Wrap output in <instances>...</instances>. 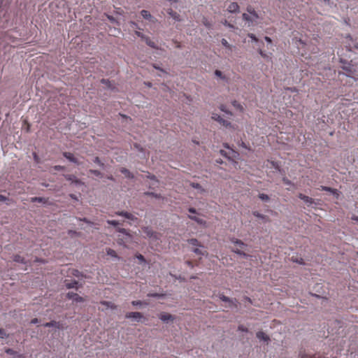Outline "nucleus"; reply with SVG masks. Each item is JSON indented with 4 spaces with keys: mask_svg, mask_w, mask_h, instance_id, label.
Listing matches in <instances>:
<instances>
[{
    "mask_svg": "<svg viewBox=\"0 0 358 358\" xmlns=\"http://www.w3.org/2000/svg\"><path fill=\"white\" fill-rule=\"evenodd\" d=\"M117 231L120 233L117 238L119 245L126 246L132 241V236L125 229L119 228Z\"/></svg>",
    "mask_w": 358,
    "mask_h": 358,
    "instance_id": "obj_1",
    "label": "nucleus"
},
{
    "mask_svg": "<svg viewBox=\"0 0 358 358\" xmlns=\"http://www.w3.org/2000/svg\"><path fill=\"white\" fill-rule=\"evenodd\" d=\"M225 148L228 149V151H225L223 150H220V154L227 158L229 160H231L233 162L236 163L235 160L238 158L239 154L238 152L235 151L233 149L229 148V147L227 145H224Z\"/></svg>",
    "mask_w": 358,
    "mask_h": 358,
    "instance_id": "obj_2",
    "label": "nucleus"
},
{
    "mask_svg": "<svg viewBox=\"0 0 358 358\" xmlns=\"http://www.w3.org/2000/svg\"><path fill=\"white\" fill-rule=\"evenodd\" d=\"M212 118L217 122H220V124H222L224 127H233L234 129L235 128L231 125L230 122H229L227 120H224L222 117H221L219 115L216 113H213L212 115Z\"/></svg>",
    "mask_w": 358,
    "mask_h": 358,
    "instance_id": "obj_3",
    "label": "nucleus"
},
{
    "mask_svg": "<svg viewBox=\"0 0 358 358\" xmlns=\"http://www.w3.org/2000/svg\"><path fill=\"white\" fill-rule=\"evenodd\" d=\"M243 18L244 20L253 22H256V20L259 18V16L257 13V12L255 10H252V13L250 15L243 13Z\"/></svg>",
    "mask_w": 358,
    "mask_h": 358,
    "instance_id": "obj_4",
    "label": "nucleus"
},
{
    "mask_svg": "<svg viewBox=\"0 0 358 358\" xmlns=\"http://www.w3.org/2000/svg\"><path fill=\"white\" fill-rule=\"evenodd\" d=\"M141 15H142V17L145 19V20H148L149 22H152V23H155L157 22V19L153 17L149 11L146 10H142L141 11Z\"/></svg>",
    "mask_w": 358,
    "mask_h": 358,
    "instance_id": "obj_5",
    "label": "nucleus"
},
{
    "mask_svg": "<svg viewBox=\"0 0 358 358\" xmlns=\"http://www.w3.org/2000/svg\"><path fill=\"white\" fill-rule=\"evenodd\" d=\"M67 297L76 302H83L85 301L84 298L80 296L78 294L71 292L67 294Z\"/></svg>",
    "mask_w": 358,
    "mask_h": 358,
    "instance_id": "obj_6",
    "label": "nucleus"
},
{
    "mask_svg": "<svg viewBox=\"0 0 358 358\" xmlns=\"http://www.w3.org/2000/svg\"><path fill=\"white\" fill-rule=\"evenodd\" d=\"M143 232L150 238L154 237L156 238L157 234L152 231V229L149 227H144L142 228Z\"/></svg>",
    "mask_w": 358,
    "mask_h": 358,
    "instance_id": "obj_7",
    "label": "nucleus"
},
{
    "mask_svg": "<svg viewBox=\"0 0 358 358\" xmlns=\"http://www.w3.org/2000/svg\"><path fill=\"white\" fill-rule=\"evenodd\" d=\"M116 215L123 216L125 218L131 220H137V218L134 215H133L131 213L125 212V211H118L116 213Z\"/></svg>",
    "mask_w": 358,
    "mask_h": 358,
    "instance_id": "obj_8",
    "label": "nucleus"
},
{
    "mask_svg": "<svg viewBox=\"0 0 358 358\" xmlns=\"http://www.w3.org/2000/svg\"><path fill=\"white\" fill-rule=\"evenodd\" d=\"M227 11L229 13H238L239 11V6L237 3H231L227 7Z\"/></svg>",
    "mask_w": 358,
    "mask_h": 358,
    "instance_id": "obj_9",
    "label": "nucleus"
},
{
    "mask_svg": "<svg viewBox=\"0 0 358 358\" xmlns=\"http://www.w3.org/2000/svg\"><path fill=\"white\" fill-rule=\"evenodd\" d=\"M63 155L65 158H66L70 162L79 164L78 160L73 156V155L69 152H64Z\"/></svg>",
    "mask_w": 358,
    "mask_h": 358,
    "instance_id": "obj_10",
    "label": "nucleus"
},
{
    "mask_svg": "<svg viewBox=\"0 0 358 358\" xmlns=\"http://www.w3.org/2000/svg\"><path fill=\"white\" fill-rule=\"evenodd\" d=\"M256 336L259 340H263L266 342L270 341L269 336H267L264 332H263L262 331L257 332Z\"/></svg>",
    "mask_w": 358,
    "mask_h": 358,
    "instance_id": "obj_11",
    "label": "nucleus"
},
{
    "mask_svg": "<svg viewBox=\"0 0 358 358\" xmlns=\"http://www.w3.org/2000/svg\"><path fill=\"white\" fill-rule=\"evenodd\" d=\"M168 14L176 21H180V15L177 13L173 11L172 9H169L167 11Z\"/></svg>",
    "mask_w": 358,
    "mask_h": 358,
    "instance_id": "obj_12",
    "label": "nucleus"
},
{
    "mask_svg": "<svg viewBox=\"0 0 358 358\" xmlns=\"http://www.w3.org/2000/svg\"><path fill=\"white\" fill-rule=\"evenodd\" d=\"M159 318H160V320H162L164 322H166L168 320H174V317H173V315H171L169 313H161L160 315H159Z\"/></svg>",
    "mask_w": 358,
    "mask_h": 358,
    "instance_id": "obj_13",
    "label": "nucleus"
},
{
    "mask_svg": "<svg viewBox=\"0 0 358 358\" xmlns=\"http://www.w3.org/2000/svg\"><path fill=\"white\" fill-rule=\"evenodd\" d=\"M127 318H134V319H140L143 317V315L139 312H130L127 313L126 315Z\"/></svg>",
    "mask_w": 358,
    "mask_h": 358,
    "instance_id": "obj_14",
    "label": "nucleus"
},
{
    "mask_svg": "<svg viewBox=\"0 0 358 358\" xmlns=\"http://www.w3.org/2000/svg\"><path fill=\"white\" fill-rule=\"evenodd\" d=\"M300 357H301V358H326L324 357H322L320 355H317V354L309 355V354H307L306 352H301L300 353Z\"/></svg>",
    "mask_w": 358,
    "mask_h": 358,
    "instance_id": "obj_15",
    "label": "nucleus"
},
{
    "mask_svg": "<svg viewBox=\"0 0 358 358\" xmlns=\"http://www.w3.org/2000/svg\"><path fill=\"white\" fill-rule=\"evenodd\" d=\"M299 198L303 200L306 203L312 204L313 203V199L308 196H306L301 193L299 194Z\"/></svg>",
    "mask_w": 358,
    "mask_h": 358,
    "instance_id": "obj_16",
    "label": "nucleus"
},
{
    "mask_svg": "<svg viewBox=\"0 0 358 358\" xmlns=\"http://www.w3.org/2000/svg\"><path fill=\"white\" fill-rule=\"evenodd\" d=\"M45 327H56L57 329H62V326L59 322H57L56 321H51L49 322H46L43 324Z\"/></svg>",
    "mask_w": 358,
    "mask_h": 358,
    "instance_id": "obj_17",
    "label": "nucleus"
},
{
    "mask_svg": "<svg viewBox=\"0 0 358 358\" xmlns=\"http://www.w3.org/2000/svg\"><path fill=\"white\" fill-rule=\"evenodd\" d=\"M188 217L194 221H195L196 222H197L199 224H201V225H203V226H206V221H205L203 219H201L198 217H196V216H193V215H189Z\"/></svg>",
    "mask_w": 358,
    "mask_h": 358,
    "instance_id": "obj_18",
    "label": "nucleus"
},
{
    "mask_svg": "<svg viewBox=\"0 0 358 358\" xmlns=\"http://www.w3.org/2000/svg\"><path fill=\"white\" fill-rule=\"evenodd\" d=\"M120 171L122 174H124L126 178H134V175L126 168L122 167L120 169Z\"/></svg>",
    "mask_w": 358,
    "mask_h": 358,
    "instance_id": "obj_19",
    "label": "nucleus"
},
{
    "mask_svg": "<svg viewBox=\"0 0 358 358\" xmlns=\"http://www.w3.org/2000/svg\"><path fill=\"white\" fill-rule=\"evenodd\" d=\"M187 242L190 245H194V246H196V247H199V248H202L203 247L201 243L197 239H196V238L188 239Z\"/></svg>",
    "mask_w": 358,
    "mask_h": 358,
    "instance_id": "obj_20",
    "label": "nucleus"
},
{
    "mask_svg": "<svg viewBox=\"0 0 358 358\" xmlns=\"http://www.w3.org/2000/svg\"><path fill=\"white\" fill-rule=\"evenodd\" d=\"M231 242L234 243V244L238 245L241 248H243L244 247L246 246V245L242 241L238 240V239L235 238H231Z\"/></svg>",
    "mask_w": 358,
    "mask_h": 358,
    "instance_id": "obj_21",
    "label": "nucleus"
},
{
    "mask_svg": "<svg viewBox=\"0 0 358 358\" xmlns=\"http://www.w3.org/2000/svg\"><path fill=\"white\" fill-rule=\"evenodd\" d=\"M259 55L264 58L265 59L266 61L268 62H271V54H270V55L266 54L262 49H259L258 50Z\"/></svg>",
    "mask_w": 358,
    "mask_h": 358,
    "instance_id": "obj_22",
    "label": "nucleus"
},
{
    "mask_svg": "<svg viewBox=\"0 0 358 358\" xmlns=\"http://www.w3.org/2000/svg\"><path fill=\"white\" fill-rule=\"evenodd\" d=\"M48 199L43 197H32L31 199V202H38V203H47Z\"/></svg>",
    "mask_w": 358,
    "mask_h": 358,
    "instance_id": "obj_23",
    "label": "nucleus"
},
{
    "mask_svg": "<svg viewBox=\"0 0 358 358\" xmlns=\"http://www.w3.org/2000/svg\"><path fill=\"white\" fill-rule=\"evenodd\" d=\"M101 303L102 305L106 306L107 308H110L111 309H115L117 308V306L112 302L103 301H101Z\"/></svg>",
    "mask_w": 358,
    "mask_h": 358,
    "instance_id": "obj_24",
    "label": "nucleus"
},
{
    "mask_svg": "<svg viewBox=\"0 0 358 358\" xmlns=\"http://www.w3.org/2000/svg\"><path fill=\"white\" fill-rule=\"evenodd\" d=\"M192 251L196 253V255H207L208 253L206 250L203 251L202 250L199 249V248H196L192 250Z\"/></svg>",
    "mask_w": 358,
    "mask_h": 358,
    "instance_id": "obj_25",
    "label": "nucleus"
},
{
    "mask_svg": "<svg viewBox=\"0 0 358 358\" xmlns=\"http://www.w3.org/2000/svg\"><path fill=\"white\" fill-rule=\"evenodd\" d=\"M220 299L222 301H224V302H228V303H232L234 304V301L232 299H231L230 298L224 296V294H220Z\"/></svg>",
    "mask_w": 358,
    "mask_h": 358,
    "instance_id": "obj_26",
    "label": "nucleus"
},
{
    "mask_svg": "<svg viewBox=\"0 0 358 358\" xmlns=\"http://www.w3.org/2000/svg\"><path fill=\"white\" fill-rule=\"evenodd\" d=\"M232 105L236 109L238 110L239 111L242 112L243 110V106L238 101H234L232 102Z\"/></svg>",
    "mask_w": 358,
    "mask_h": 358,
    "instance_id": "obj_27",
    "label": "nucleus"
},
{
    "mask_svg": "<svg viewBox=\"0 0 358 358\" xmlns=\"http://www.w3.org/2000/svg\"><path fill=\"white\" fill-rule=\"evenodd\" d=\"M106 252H107V255L109 256H111V257H115V258H118L116 252L113 249L107 248Z\"/></svg>",
    "mask_w": 358,
    "mask_h": 358,
    "instance_id": "obj_28",
    "label": "nucleus"
},
{
    "mask_svg": "<svg viewBox=\"0 0 358 358\" xmlns=\"http://www.w3.org/2000/svg\"><path fill=\"white\" fill-rule=\"evenodd\" d=\"M13 261L15 262L25 263L24 258L19 255H15L14 256Z\"/></svg>",
    "mask_w": 358,
    "mask_h": 358,
    "instance_id": "obj_29",
    "label": "nucleus"
},
{
    "mask_svg": "<svg viewBox=\"0 0 358 358\" xmlns=\"http://www.w3.org/2000/svg\"><path fill=\"white\" fill-rule=\"evenodd\" d=\"M221 43L225 48L229 49L230 50H232L233 46L231 45L226 39L222 38Z\"/></svg>",
    "mask_w": 358,
    "mask_h": 358,
    "instance_id": "obj_30",
    "label": "nucleus"
},
{
    "mask_svg": "<svg viewBox=\"0 0 358 358\" xmlns=\"http://www.w3.org/2000/svg\"><path fill=\"white\" fill-rule=\"evenodd\" d=\"M144 40L148 45H149L151 48H155V42L152 41L149 37L145 36Z\"/></svg>",
    "mask_w": 358,
    "mask_h": 358,
    "instance_id": "obj_31",
    "label": "nucleus"
},
{
    "mask_svg": "<svg viewBox=\"0 0 358 358\" xmlns=\"http://www.w3.org/2000/svg\"><path fill=\"white\" fill-rule=\"evenodd\" d=\"M77 285H78V282L76 280L70 282H66V286L69 289L76 287Z\"/></svg>",
    "mask_w": 358,
    "mask_h": 358,
    "instance_id": "obj_32",
    "label": "nucleus"
},
{
    "mask_svg": "<svg viewBox=\"0 0 358 358\" xmlns=\"http://www.w3.org/2000/svg\"><path fill=\"white\" fill-rule=\"evenodd\" d=\"M268 163L271 164V166L275 168L276 170L280 171V166L278 162L268 160Z\"/></svg>",
    "mask_w": 358,
    "mask_h": 358,
    "instance_id": "obj_33",
    "label": "nucleus"
},
{
    "mask_svg": "<svg viewBox=\"0 0 358 358\" xmlns=\"http://www.w3.org/2000/svg\"><path fill=\"white\" fill-rule=\"evenodd\" d=\"M232 251L238 255H242L243 257H248V255L245 253L244 252L241 251V250L239 249H233Z\"/></svg>",
    "mask_w": 358,
    "mask_h": 358,
    "instance_id": "obj_34",
    "label": "nucleus"
},
{
    "mask_svg": "<svg viewBox=\"0 0 358 358\" xmlns=\"http://www.w3.org/2000/svg\"><path fill=\"white\" fill-rule=\"evenodd\" d=\"M259 198L262 201H267L269 200V196L266 194H259Z\"/></svg>",
    "mask_w": 358,
    "mask_h": 358,
    "instance_id": "obj_35",
    "label": "nucleus"
},
{
    "mask_svg": "<svg viewBox=\"0 0 358 358\" xmlns=\"http://www.w3.org/2000/svg\"><path fill=\"white\" fill-rule=\"evenodd\" d=\"M90 172L97 177H102V173L97 170H90Z\"/></svg>",
    "mask_w": 358,
    "mask_h": 358,
    "instance_id": "obj_36",
    "label": "nucleus"
},
{
    "mask_svg": "<svg viewBox=\"0 0 358 358\" xmlns=\"http://www.w3.org/2000/svg\"><path fill=\"white\" fill-rule=\"evenodd\" d=\"M202 22H203V25H205L206 27L210 28L211 24L206 18L204 17L203 19Z\"/></svg>",
    "mask_w": 358,
    "mask_h": 358,
    "instance_id": "obj_37",
    "label": "nucleus"
},
{
    "mask_svg": "<svg viewBox=\"0 0 358 358\" xmlns=\"http://www.w3.org/2000/svg\"><path fill=\"white\" fill-rule=\"evenodd\" d=\"M131 304L133 306H139L143 304V302L141 301H131ZM144 304L148 305V303L145 302Z\"/></svg>",
    "mask_w": 358,
    "mask_h": 358,
    "instance_id": "obj_38",
    "label": "nucleus"
},
{
    "mask_svg": "<svg viewBox=\"0 0 358 358\" xmlns=\"http://www.w3.org/2000/svg\"><path fill=\"white\" fill-rule=\"evenodd\" d=\"M191 186L192 187H194V188H196V189H201L202 191H203V189H202L201 186L199 183L192 182L191 183Z\"/></svg>",
    "mask_w": 358,
    "mask_h": 358,
    "instance_id": "obj_39",
    "label": "nucleus"
},
{
    "mask_svg": "<svg viewBox=\"0 0 358 358\" xmlns=\"http://www.w3.org/2000/svg\"><path fill=\"white\" fill-rule=\"evenodd\" d=\"M253 215L257 217H259V218H261V219H264L265 218V216L261 213H259V212L257 211H255L253 212Z\"/></svg>",
    "mask_w": 358,
    "mask_h": 358,
    "instance_id": "obj_40",
    "label": "nucleus"
},
{
    "mask_svg": "<svg viewBox=\"0 0 358 358\" xmlns=\"http://www.w3.org/2000/svg\"><path fill=\"white\" fill-rule=\"evenodd\" d=\"M5 352L7 354L10 355H15L16 353V352L15 350H13V349H10V348L6 349Z\"/></svg>",
    "mask_w": 358,
    "mask_h": 358,
    "instance_id": "obj_41",
    "label": "nucleus"
},
{
    "mask_svg": "<svg viewBox=\"0 0 358 358\" xmlns=\"http://www.w3.org/2000/svg\"><path fill=\"white\" fill-rule=\"evenodd\" d=\"M107 222L113 226H117L120 224V222L116 220H108Z\"/></svg>",
    "mask_w": 358,
    "mask_h": 358,
    "instance_id": "obj_42",
    "label": "nucleus"
},
{
    "mask_svg": "<svg viewBox=\"0 0 358 358\" xmlns=\"http://www.w3.org/2000/svg\"><path fill=\"white\" fill-rule=\"evenodd\" d=\"M136 257L138 259H139L141 262H145V257H144L142 255H141V254H138V255H136Z\"/></svg>",
    "mask_w": 358,
    "mask_h": 358,
    "instance_id": "obj_43",
    "label": "nucleus"
},
{
    "mask_svg": "<svg viewBox=\"0 0 358 358\" xmlns=\"http://www.w3.org/2000/svg\"><path fill=\"white\" fill-rule=\"evenodd\" d=\"M94 163L99 164V166H103V164L101 162L100 159L98 157H96L94 159Z\"/></svg>",
    "mask_w": 358,
    "mask_h": 358,
    "instance_id": "obj_44",
    "label": "nucleus"
},
{
    "mask_svg": "<svg viewBox=\"0 0 358 358\" xmlns=\"http://www.w3.org/2000/svg\"><path fill=\"white\" fill-rule=\"evenodd\" d=\"M252 41L257 42L258 38L256 37V36L254 34H248V35Z\"/></svg>",
    "mask_w": 358,
    "mask_h": 358,
    "instance_id": "obj_45",
    "label": "nucleus"
},
{
    "mask_svg": "<svg viewBox=\"0 0 358 358\" xmlns=\"http://www.w3.org/2000/svg\"><path fill=\"white\" fill-rule=\"evenodd\" d=\"M282 181H283L284 184H285L287 185H292V182L289 179H287V178H282Z\"/></svg>",
    "mask_w": 358,
    "mask_h": 358,
    "instance_id": "obj_46",
    "label": "nucleus"
},
{
    "mask_svg": "<svg viewBox=\"0 0 358 358\" xmlns=\"http://www.w3.org/2000/svg\"><path fill=\"white\" fill-rule=\"evenodd\" d=\"M6 336V333L3 329H0V338H3Z\"/></svg>",
    "mask_w": 358,
    "mask_h": 358,
    "instance_id": "obj_47",
    "label": "nucleus"
},
{
    "mask_svg": "<svg viewBox=\"0 0 358 358\" xmlns=\"http://www.w3.org/2000/svg\"><path fill=\"white\" fill-rule=\"evenodd\" d=\"M135 34L136 36H138V37L142 38L143 39H144L145 38V36L143 34H142L141 32L138 31H135Z\"/></svg>",
    "mask_w": 358,
    "mask_h": 358,
    "instance_id": "obj_48",
    "label": "nucleus"
},
{
    "mask_svg": "<svg viewBox=\"0 0 358 358\" xmlns=\"http://www.w3.org/2000/svg\"><path fill=\"white\" fill-rule=\"evenodd\" d=\"M215 76H217V77H220L221 78H224V77L222 76V71H220V70H216L215 71Z\"/></svg>",
    "mask_w": 358,
    "mask_h": 358,
    "instance_id": "obj_49",
    "label": "nucleus"
},
{
    "mask_svg": "<svg viewBox=\"0 0 358 358\" xmlns=\"http://www.w3.org/2000/svg\"><path fill=\"white\" fill-rule=\"evenodd\" d=\"M324 191L330 192L334 194L336 192L337 190L335 189H333L331 187H327Z\"/></svg>",
    "mask_w": 358,
    "mask_h": 358,
    "instance_id": "obj_50",
    "label": "nucleus"
},
{
    "mask_svg": "<svg viewBox=\"0 0 358 358\" xmlns=\"http://www.w3.org/2000/svg\"><path fill=\"white\" fill-rule=\"evenodd\" d=\"M54 169H55V170H57V171H62V170L64 169V167L62 166L57 165V166H55Z\"/></svg>",
    "mask_w": 358,
    "mask_h": 358,
    "instance_id": "obj_51",
    "label": "nucleus"
},
{
    "mask_svg": "<svg viewBox=\"0 0 358 358\" xmlns=\"http://www.w3.org/2000/svg\"><path fill=\"white\" fill-rule=\"evenodd\" d=\"M238 330H240L241 331H245V332L248 331V329L246 327H245L244 326H243V325H240L238 327Z\"/></svg>",
    "mask_w": 358,
    "mask_h": 358,
    "instance_id": "obj_52",
    "label": "nucleus"
},
{
    "mask_svg": "<svg viewBox=\"0 0 358 358\" xmlns=\"http://www.w3.org/2000/svg\"><path fill=\"white\" fill-rule=\"evenodd\" d=\"M220 110H221L222 111H223V112H225V113H227V114H230V115H231V113H229V112L227 111V110H226V107H225L224 106H223V105H222V106H220Z\"/></svg>",
    "mask_w": 358,
    "mask_h": 358,
    "instance_id": "obj_53",
    "label": "nucleus"
},
{
    "mask_svg": "<svg viewBox=\"0 0 358 358\" xmlns=\"http://www.w3.org/2000/svg\"><path fill=\"white\" fill-rule=\"evenodd\" d=\"M101 83H103V84L107 85L109 87H110V83L108 80H107L102 79L101 80Z\"/></svg>",
    "mask_w": 358,
    "mask_h": 358,
    "instance_id": "obj_54",
    "label": "nucleus"
},
{
    "mask_svg": "<svg viewBox=\"0 0 358 358\" xmlns=\"http://www.w3.org/2000/svg\"><path fill=\"white\" fill-rule=\"evenodd\" d=\"M148 296L150 297H159L160 295L159 294L155 293V294H148Z\"/></svg>",
    "mask_w": 358,
    "mask_h": 358,
    "instance_id": "obj_55",
    "label": "nucleus"
},
{
    "mask_svg": "<svg viewBox=\"0 0 358 358\" xmlns=\"http://www.w3.org/2000/svg\"><path fill=\"white\" fill-rule=\"evenodd\" d=\"M145 194H148V195H150V196H155L156 198L159 197V196H158L157 194H155L153 192H147Z\"/></svg>",
    "mask_w": 358,
    "mask_h": 358,
    "instance_id": "obj_56",
    "label": "nucleus"
},
{
    "mask_svg": "<svg viewBox=\"0 0 358 358\" xmlns=\"http://www.w3.org/2000/svg\"><path fill=\"white\" fill-rule=\"evenodd\" d=\"M72 274L76 275V276H77V277H78L79 274H80V272L78 270H73Z\"/></svg>",
    "mask_w": 358,
    "mask_h": 358,
    "instance_id": "obj_57",
    "label": "nucleus"
},
{
    "mask_svg": "<svg viewBox=\"0 0 358 358\" xmlns=\"http://www.w3.org/2000/svg\"><path fill=\"white\" fill-rule=\"evenodd\" d=\"M265 41L268 43H272V40L268 36H265L264 38Z\"/></svg>",
    "mask_w": 358,
    "mask_h": 358,
    "instance_id": "obj_58",
    "label": "nucleus"
},
{
    "mask_svg": "<svg viewBox=\"0 0 358 358\" xmlns=\"http://www.w3.org/2000/svg\"><path fill=\"white\" fill-rule=\"evenodd\" d=\"M185 263L188 266L191 268L194 266L193 263L191 261H187Z\"/></svg>",
    "mask_w": 358,
    "mask_h": 358,
    "instance_id": "obj_59",
    "label": "nucleus"
},
{
    "mask_svg": "<svg viewBox=\"0 0 358 358\" xmlns=\"http://www.w3.org/2000/svg\"><path fill=\"white\" fill-rule=\"evenodd\" d=\"M188 211H189V213H196V209H195V208H189L188 209Z\"/></svg>",
    "mask_w": 358,
    "mask_h": 358,
    "instance_id": "obj_60",
    "label": "nucleus"
},
{
    "mask_svg": "<svg viewBox=\"0 0 358 358\" xmlns=\"http://www.w3.org/2000/svg\"><path fill=\"white\" fill-rule=\"evenodd\" d=\"M38 322V320L37 318H34L31 320V324H37Z\"/></svg>",
    "mask_w": 358,
    "mask_h": 358,
    "instance_id": "obj_61",
    "label": "nucleus"
},
{
    "mask_svg": "<svg viewBox=\"0 0 358 358\" xmlns=\"http://www.w3.org/2000/svg\"><path fill=\"white\" fill-rule=\"evenodd\" d=\"M6 197L2 194H0V201H5L6 200Z\"/></svg>",
    "mask_w": 358,
    "mask_h": 358,
    "instance_id": "obj_62",
    "label": "nucleus"
},
{
    "mask_svg": "<svg viewBox=\"0 0 358 358\" xmlns=\"http://www.w3.org/2000/svg\"><path fill=\"white\" fill-rule=\"evenodd\" d=\"M239 145L245 149H248V147L246 146L245 143L243 141H241V143L239 144Z\"/></svg>",
    "mask_w": 358,
    "mask_h": 358,
    "instance_id": "obj_63",
    "label": "nucleus"
},
{
    "mask_svg": "<svg viewBox=\"0 0 358 358\" xmlns=\"http://www.w3.org/2000/svg\"><path fill=\"white\" fill-rule=\"evenodd\" d=\"M252 10H255L254 8H252L251 6H249L248 8H247V10L248 12L251 14L252 13Z\"/></svg>",
    "mask_w": 358,
    "mask_h": 358,
    "instance_id": "obj_64",
    "label": "nucleus"
}]
</instances>
